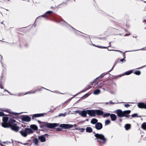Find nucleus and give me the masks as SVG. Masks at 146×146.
Listing matches in <instances>:
<instances>
[{
    "instance_id": "nucleus-1",
    "label": "nucleus",
    "mask_w": 146,
    "mask_h": 146,
    "mask_svg": "<svg viewBox=\"0 0 146 146\" xmlns=\"http://www.w3.org/2000/svg\"><path fill=\"white\" fill-rule=\"evenodd\" d=\"M21 113H13V115L12 116H11L10 117L9 120L7 123H2V126L5 128L8 127L9 126L13 125V124L16 121L13 118L15 117V114Z\"/></svg>"
},
{
    "instance_id": "nucleus-2",
    "label": "nucleus",
    "mask_w": 146,
    "mask_h": 146,
    "mask_svg": "<svg viewBox=\"0 0 146 146\" xmlns=\"http://www.w3.org/2000/svg\"><path fill=\"white\" fill-rule=\"evenodd\" d=\"M34 131L33 130L30 128L23 127L19 132L22 136L25 137L28 134L33 133Z\"/></svg>"
},
{
    "instance_id": "nucleus-3",
    "label": "nucleus",
    "mask_w": 146,
    "mask_h": 146,
    "mask_svg": "<svg viewBox=\"0 0 146 146\" xmlns=\"http://www.w3.org/2000/svg\"><path fill=\"white\" fill-rule=\"evenodd\" d=\"M116 112L119 117H122L124 116L128 118L130 116L129 114L130 113L131 111L127 110L122 111L121 110L119 109L116 110Z\"/></svg>"
},
{
    "instance_id": "nucleus-4",
    "label": "nucleus",
    "mask_w": 146,
    "mask_h": 146,
    "mask_svg": "<svg viewBox=\"0 0 146 146\" xmlns=\"http://www.w3.org/2000/svg\"><path fill=\"white\" fill-rule=\"evenodd\" d=\"M94 133L95 136L96 138L95 139L97 140L98 142L104 144L106 143L107 139L103 135L101 134L96 133Z\"/></svg>"
},
{
    "instance_id": "nucleus-5",
    "label": "nucleus",
    "mask_w": 146,
    "mask_h": 146,
    "mask_svg": "<svg viewBox=\"0 0 146 146\" xmlns=\"http://www.w3.org/2000/svg\"><path fill=\"white\" fill-rule=\"evenodd\" d=\"M58 125L59 124L57 123H46L45 125L49 128L53 129L55 127L58 126Z\"/></svg>"
},
{
    "instance_id": "nucleus-6",
    "label": "nucleus",
    "mask_w": 146,
    "mask_h": 146,
    "mask_svg": "<svg viewBox=\"0 0 146 146\" xmlns=\"http://www.w3.org/2000/svg\"><path fill=\"white\" fill-rule=\"evenodd\" d=\"M88 114L90 116L95 117L96 116L95 110H87Z\"/></svg>"
},
{
    "instance_id": "nucleus-7",
    "label": "nucleus",
    "mask_w": 146,
    "mask_h": 146,
    "mask_svg": "<svg viewBox=\"0 0 146 146\" xmlns=\"http://www.w3.org/2000/svg\"><path fill=\"white\" fill-rule=\"evenodd\" d=\"M73 125L69 124H62L60 125V127L64 129H68L73 127Z\"/></svg>"
},
{
    "instance_id": "nucleus-8",
    "label": "nucleus",
    "mask_w": 146,
    "mask_h": 146,
    "mask_svg": "<svg viewBox=\"0 0 146 146\" xmlns=\"http://www.w3.org/2000/svg\"><path fill=\"white\" fill-rule=\"evenodd\" d=\"M11 129L17 132L19 129V127L17 126V124L15 123L13 125L9 126Z\"/></svg>"
},
{
    "instance_id": "nucleus-9",
    "label": "nucleus",
    "mask_w": 146,
    "mask_h": 146,
    "mask_svg": "<svg viewBox=\"0 0 146 146\" xmlns=\"http://www.w3.org/2000/svg\"><path fill=\"white\" fill-rule=\"evenodd\" d=\"M22 120L23 121L29 122L31 121V118L28 115H25L22 117Z\"/></svg>"
},
{
    "instance_id": "nucleus-10",
    "label": "nucleus",
    "mask_w": 146,
    "mask_h": 146,
    "mask_svg": "<svg viewBox=\"0 0 146 146\" xmlns=\"http://www.w3.org/2000/svg\"><path fill=\"white\" fill-rule=\"evenodd\" d=\"M44 113H37L33 114L32 117V120H34L35 117H43L44 116Z\"/></svg>"
},
{
    "instance_id": "nucleus-11",
    "label": "nucleus",
    "mask_w": 146,
    "mask_h": 146,
    "mask_svg": "<svg viewBox=\"0 0 146 146\" xmlns=\"http://www.w3.org/2000/svg\"><path fill=\"white\" fill-rule=\"evenodd\" d=\"M102 125L100 122H98L95 125V128L97 130H100L102 128Z\"/></svg>"
},
{
    "instance_id": "nucleus-12",
    "label": "nucleus",
    "mask_w": 146,
    "mask_h": 146,
    "mask_svg": "<svg viewBox=\"0 0 146 146\" xmlns=\"http://www.w3.org/2000/svg\"><path fill=\"white\" fill-rule=\"evenodd\" d=\"M87 114H88L87 110H82L79 113V115L83 117H86Z\"/></svg>"
},
{
    "instance_id": "nucleus-13",
    "label": "nucleus",
    "mask_w": 146,
    "mask_h": 146,
    "mask_svg": "<svg viewBox=\"0 0 146 146\" xmlns=\"http://www.w3.org/2000/svg\"><path fill=\"white\" fill-rule=\"evenodd\" d=\"M137 105L139 108L146 109V103H140L138 104Z\"/></svg>"
},
{
    "instance_id": "nucleus-14",
    "label": "nucleus",
    "mask_w": 146,
    "mask_h": 146,
    "mask_svg": "<svg viewBox=\"0 0 146 146\" xmlns=\"http://www.w3.org/2000/svg\"><path fill=\"white\" fill-rule=\"evenodd\" d=\"M95 113L96 115H97L98 116L103 115L104 114V112L103 111L98 110H95Z\"/></svg>"
},
{
    "instance_id": "nucleus-15",
    "label": "nucleus",
    "mask_w": 146,
    "mask_h": 146,
    "mask_svg": "<svg viewBox=\"0 0 146 146\" xmlns=\"http://www.w3.org/2000/svg\"><path fill=\"white\" fill-rule=\"evenodd\" d=\"M52 12V11H48L46 12V13L44 15L38 16L36 19H38L40 17H47L48 16V15H47V14H50Z\"/></svg>"
},
{
    "instance_id": "nucleus-16",
    "label": "nucleus",
    "mask_w": 146,
    "mask_h": 146,
    "mask_svg": "<svg viewBox=\"0 0 146 146\" xmlns=\"http://www.w3.org/2000/svg\"><path fill=\"white\" fill-rule=\"evenodd\" d=\"M9 117H3V122L2 123H7V121L8 119H9L10 118L9 115H8Z\"/></svg>"
},
{
    "instance_id": "nucleus-17",
    "label": "nucleus",
    "mask_w": 146,
    "mask_h": 146,
    "mask_svg": "<svg viewBox=\"0 0 146 146\" xmlns=\"http://www.w3.org/2000/svg\"><path fill=\"white\" fill-rule=\"evenodd\" d=\"M38 139L39 140H40V141L41 142H44L46 141V138L43 135L38 136Z\"/></svg>"
},
{
    "instance_id": "nucleus-18",
    "label": "nucleus",
    "mask_w": 146,
    "mask_h": 146,
    "mask_svg": "<svg viewBox=\"0 0 146 146\" xmlns=\"http://www.w3.org/2000/svg\"><path fill=\"white\" fill-rule=\"evenodd\" d=\"M110 116L112 121H114L116 119L117 116L115 114H111Z\"/></svg>"
},
{
    "instance_id": "nucleus-19",
    "label": "nucleus",
    "mask_w": 146,
    "mask_h": 146,
    "mask_svg": "<svg viewBox=\"0 0 146 146\" xmlns=\"http://www.w3.org/2000/svg\"><path fill=\"white\" fill-rule=\"evenodd\" d=\"M98 120L96 118L92 119L91 121V123L93 124H96L98 123Z\"/></svg>"
},
{
    "instance_id": "nucleus-20",
    "label": "nucleus",
    "mask_w": 146,
    "mask_h": 146,
    "mask_svg": "<svg viewBox=\"0 0 146 146\" xmlns=\"http://www.w3.org/2000/svg\"><path fill=\"white\" fill-rule=\"evenodd\" d=\"M86 132L88 133L92 132V129L90 127H87L86 129Z\"/></svg>"
},
{
    "instance_id": "nucleus-21",
    "label": "nucleus",
    "mask_w": 146,
    "mask_h": 146,
    "mask_svg": "<svg viewBox=\"0 0 146 146\" xmlns=\"http://www.w3.org/2000/svg\"><path fill=\"white\" fill-rule=\"evenodd\" d=\"M132 72V70H129V71H127V72H126L125 73V74H123L121 76H120V77L121 76H124V75H129L131 74Z\"/></svg>"
},
{
    "instance_id": "nucleus-22",
    "label": "nucleus",
    "mask_w": 146,
    "mask_h": 146,
    "mask_svg": "<svg viewBox=\"0 0 146 146\" xmlns=\"http://www.w3.org/2000/svg\"><path fill=\"white\" fill-rule=\"evenodd\" d=\"M33 143H34L35 145H36L38 143V141L37 138H35L33 139Z\"/></svg>"
},
{
    "instance_id": "nucleus-23",
    "label": "nucleus",
    "mask_w": 146,
    "mask_h": 146,
    "mask_svg": "<svg viewBox=\"0 0 146 146\" xmlns=\"http://www.w3.org/2000/svg\"><path fill=\"white\" fill-rule=\"evenodd\" d=\"M30 127L33 129L35 130H36L38 129L37 127L35 125H31Z\"/></svg>"
},
{
    "instance_id": "nucleus-24",
    "label": "nucleus",
    "mask_w": 146,
    "mask_h": 146,
    "mask_svg": "<svg viewBox=\"0 0 146 146\" xmlns=\"http://www.w3.org/2000/svg\"><path fill=\"white\" fill-rule=\"evenodd\" d=\"M105 84V83H100L99 84H98L97 83V84L98 85V87L100 88H102L103 87L106 85Z\"/></svg>"
},
{
    "instance_id": "nucleus-25",
    "label": "nucleus",
    "mask_w": 146,
    "mask_h": 146,
    "mask_svg": "<svg viewBox=\"0 0 146 146\" xmlns=\"http://www.w3.org/2000/svg\"><path fill=\"white\" fill-rule=\"evenodd\" d=\"M131 125L130 124H127L125 125V129L126 130H128L130 128Z\"/></svg>"
},
{
    "instance_id": "nucleus-26",
    "label": "nucleus",
    "mask_w": 146,
    "mask_h": 146,
    "mask_svg": "<svg viewBox=\"0 0 146 146\" xmlns=\"http://www.w3.org/2000/svg\"><path fill=\"white\" fill-rule=\"evenodd\" d=\"M100 90L99 89H97L95 90L93 92L94 94L97 95L100 93Z\"/></svg>"
},
{
    "instance_id": "nucleus-27",
    "label": "nucleus",
    "mask_w": 146,
    "mask_h": 146,
    "mask_svg": "<svg viewBox=\"0 0 146 146\" xmlns=\"http://www.w3.org/2000/svg\"><path fill=\"white\" fill-rule=\"evenodd\" d=\"M141 127L144 130H146V122H144L142 124Z\"/></svg>"
},
{
    "instance_id": "nucleus-28",
    "label": "nucleus",
    "mask_w": 146,
    "mask_h": 146,
    "mask_svg": "<svg viewBox=\"0 0 146 146\" xmlns=\"http://www.w3.org/2000/svg\"><path fill=\"white\" fill-rule=\"evenodd\" d=\"M110 115L111 114L109 113H104V114L103 115V117H107L110 116Z\"/></svg>"
},
{
    "instance_id": "nucleus-29",
    "label": "nucleus",
    "mask_w": 146,
    "mask_h": 146,
    "mask_svg": "<svg viewBox=\"0 0 146 146\" xmlns=\"http://www.w3.org/2000/svg\"><path fill=\"white\" fill-rule=\"evenodd\" d=\"M36 91H34V92H28L25 93V94H32V93H34ZM23 95H24V94H23ZM22 95H23V94H22L19 93V94H18L16 95V96H20Z\"/></svg>"
},
{
    "instance_id": "nucleus-30",
    "label": "nucleus",
    "mask_w": 146,
    "mask_h": 146,
    "mask_svg": "<svg viewBox=\"0 0 146 146\" xmlns=\"http://www.w3.org/2000/svg\"><path fill=\"white\" fill-rule=\"evenodd\" d=\"M141 72L139 70L136 71L134 72V74L138 75H139L141 74Z\"/></svg>"
},
{
    "instance_id": "nucleus-31",
    "label": "nucleus",
    "mask_w": 146,
    "mask_h": 146,
    "mask_svg": "<svg viewBox=\"0 0 146 146\" xmlns=\"http://www.w3.org/2000/svg\"><path fill=\"white\" fill-rule=\"evenodd\" d=\"M66 115V113H60L58 115V117H60L61 116H63V117H65V116Z\"/></svg>"
},
{
    "instance_id": "nucleus-32",
    "label": "nucleus",
    "mask_w": 146,
    "mask_h": 146,
    "mask_svg": "<svg viewBox=\"0 0 146 146\" xmlns=\"http://www.w3.org/2000/svg\"><path fill=\"white\" fill-rule=\"evenodd\" d=\"M110 121L109 120H106L105 121V124L106 125H107L110 123Z\"/></svg>"
},
{
    "instance_id": "nucleus-33",
    "label": "nucleus",
    "mask_w": 146,
    "mask_h": 146,
    "mask_svg": "<svg viewBox=\"0 0 146 146\" xmlns=\"http://www.w3.org/2000/svg\"><path fill=\"white\" fill-rule=\"evenodd\" d=\"M137 113H134L131 115V117H136L137 116Z\"/></svg>"
},
{
    "instance_id": "nucleus-34",
    "label": "nucleus",
    "mask_w": 146,
    "mask_h": 146,
    "mask_svg": "<svg viewBox=\"0 0 146 146\" xmlns=\"http://www.w3.org/2000/svg\"><path fill=\"white\" fill-rule=\"evenodd\" d=\"M6 115H5L3 112H0V116H4Z\"/></svg>"
},
{
    "instance_id": "nucleus-35",
    "label": "nucleus",
    "mask_w": 146,
    "mask_h": 146,
    "mask_svg": "<svg viewBox=\"0 0 146 146\" xmlns=\"http://www.w3.org/2000/svg\"><path fill=\"white\" fill-rule=\"evenodd\" d=\"M125 107L128 108L130 106V105L129 104H125L124 105Z\"/></svg>"
},
{
    "instance_id": "nucleus-36",
    "label": "nucleus",
    "mask_w": 146,
    "mask_h": 146,
    "mask_svg": "<svg viewBox=\"0 0 146 146\" xmlns=\"http://www.w3.org/2000/svg\"><path fill=\"white\" fill-rule=\"evenodd\" d=\"M62 129L60 128H58L56 129V130L57 131H62Z\"/></svg>"
},
{
    "instance_id": "nucleus-37",
    "label": "nucleus",
    "mask_w": 146,
    "mask_h": 146,
    "mask_svg": "<svg viewBox=\"0 0 146 146\" xmlns=\"http://www.w3.org/2000/svg\"><path fill=\"white\" fill-rule=\"evenodd\" d=\"M1 78H0V88H1L3 89V86H2V85L1 84Z\"/></svg>"
},
{
    "instance_id": "nucleus-38",
    "label": "nucleus",
    "mask_w": 146,
    "mask_h": 146,
    "mask_svg": "<svg viewBox=\"0 0 146 146\" xmlns=\"http://www.w3.org/2000/svg\"><path fill=\"white\" fill-rule=\"evenodd\" d=\"M103 75V74H101L100 76L98 77L100 78H102L104 75Z\"/></svg>"
},
{
    "instance_id": "nucleus-39",
    "label": "nucleus",
    "mask_w": 146,
    "mask_h": 146,
    "mask_svg": "<svg viewBox=\"0 0 146 146\" xmlns=\"http://www.w3.org/2000/svg\"><path fill=\"white\" fill-rule=\"evenodd\" d=\"M109 104H115L116 103H115L112 102V101H110L109 102Z\"/></svg>"
},
{
    "instance_id": "nucleus-40",
    "label": "nucleus",
    "mask_w": 146,
    "mask_h": 146,
    "mask_svg": "<svg viewBox=\"0 0 146 146\" xmlns=\"http://www.w3.org/2000/svg\"><path fill=\"white\" fill-rule=\"evenodd\" d=\"M119 52H120L121 53H123V56L124 57V56H125V53H124L123 52H122V51H120V50H119Z\"/></svg>"
},
{
    "instance_id": "nucleus-41",
    "label": "nucleus",
    "mask_w": 146,
    "mask_h": 146,
    "mask_svg": "<svg viewBox=\"0 0 146 146\" xmlns=\"http://www.w3.org/2000/svg\"><path fill=\"white\" fill-rule=\"evenodd\" d=\"M120 61H121V62H123V61H125V60L124 58H123V59H121L120 60Z\"/></svg>"
},
{
    "instance_id": "nucleus-42",
    "label": "nucleus",
    "mask_w": 146,
    "mask_h": 146,
    "mask_svg": "<svg viewBox=\"0 0 146 146\" xmlns=\"http://www.w3.org/2000/svg\"><path fill=\"white\" fill-rule=\"evenodd\" d=\"M0 58H1V63L2 64V62H1V60H2V58H3V57H2V56L1 55H0Z\"/></svg>"
},
{
    "instance_id": "nucleus-43",
    "label": "nucleus",
    "mask_w": 146,
    "mask_h": 146,
    "mask_svg": "<svg viewBox=\"0 0 146 146\" xmlns=\"http://www.w3.org/2000/svg\"><path fill=\"white\" fill-rule=\"evenodd\" d=\"M5 91H7V92L10 95H13L12 94H11V93L9 92V91H8V90H5Z\"/></svg>"
},
{
    "instance_id": "nucleus-44",
    "label": "nucleus",
    "mask_w": 146,
    "mask_h": 146,
    "mask_svg": "<svg viewBox=\"0 0 146 146\" xmlns=\"http://www.w3.org/2000/svg\"><path fill=\"white\" fill-rule=\"evenodd\" d=\"M114 66H115V65H114V66H113V67H112V68H111V69L110 70H109V72H111V70L113 69V68L114 67Z\"/></svg>"
},
{
    "instance_id": "nucleus-45",
    "label": "nucleus",
    "mask_w": 146,
    "mask_h": 146,
    "mask_svg": "<svg viewBox=\"0 0 146 146\" xmlns=\"http://www.w3.org/2000/svg\"><path fill=\"white\" fill-rule=\"evenodd\" d=\"M130 35V34H126L125 35V36H128Z\"/></svg>"
},
{
    "instance_id": "nucleus-46",
    "label": "nucleus",
    "mask_w": 146,
    "mask_h": 146,
    "mask_svg": "<svg viewBox=\"0 0 146 146\" xmlns=\"http://www.w3.org/2000/svg\"><path fill=\"white\" fill-rule=\"evenodd\" d=\"M62 22H63V23L64 24H66L67 23L65 21H63Z\"/></svg>"
},
{
    "instance_id": "nucleus-47",
    "label": "nucleus",
    "mask_w": 146,
    "mask_h": 146,
    "mask_svg": "<svg viewBox=\"0 0 146 146\" xmlns=\"http://www.w3.org/2000/svg\"><path fill=\"white\" fill-rule=\"evenodd\" d=\"M109 46H108V47H109L111 46V42H110L109 43Z\"/></svg>"
},
{
    "instance_id": "nucleus-48",
    "label": "nucleus",
    "mask_w": 146,
    "mask_h": 146,
    "mask_svg": "<svg viewBox=\"0 0 146 146\" xmlns=\"http://www.w3.org/2000/svg\"><path fill=\"white\" fill-rule=\"evenodd\" d=\"M101 47L102 48H107V47H102V46H101Z\"/></svg>"
},
{
    "instance_id": "nucleus-49",
    "label": "nucleus",
    "mask_w": 146,
    "mask_h": 146,
    "mask_svg": "<svg viewBox=\"0 0 146 146\" xmlns=\"http://www.w3.org/2000/svg\"><path fill=\"white\" fill-rule=\"evenodd\" d=\"M105 103L106 105H107L108 104H109V102H106Z\"/></svg>"
},
{
    "instance_id": "nucleus-50",
    "label": "nucleus",
    "mask_w": 146,
    "mask_h": 146,
    "mask_svg": "<svg viewBox=\"0 0 146 146\" xmlns=\"http://www.w3.org/2000/svg\"><path fill=\"white\" fill-rule=\"evenodd\" d=\"M113 50V51H117V52H118L119 51V50Z\"/></svg>"
},
{
    "instance_id": "nucleus-51",
    "label": "nucleus",
    "mask_w": 146,
    "mask_h": 146,
    "mask_svg": "<svg viewBox=\"0 0 146 146\" xmlns=\"http://www.w3.org/2000/svg\"><path fill=\"white\" fill-rule=\"evenodd\" d=\"M143 22L145 23V24L146 23V20H145L143 21Z\"/></svg>"
},
{
    "instance_id": "nucleus-52",
    "label": "nucleus",
    "mask_w": 146,
    "mask_h": 146,
    "mask_svg": "<svg viewBox=\"0 0 146 146\" xmlns=\"http://www.w3.org/2000/svg\"><path fill=\"white\" fill-rule=\"evenodd\" d=\"M0 145H1V146H6L5 145H2L1 143H0Z\"/></svg>"
},
{
    "instance_id": "nucleus-53",
    "label": "nucleus",
    "mask_w": 146,
    "mask_h": 146,
    "mask_svg": "<svg viewBox=\"0 0 146 146\" xmlns=\"http://www.w3.org/2000/svg\"><path fill=\"white\" fill-rule=\"evenodd\" d=\"M88 120H89L88 119H86L85 120V121H88Z\"/></svg>"
},
{
    "instance_id": "nucleus-54",
    "label": "nucleus",
    "mask_w": 146,
    "mask_h": 146,
    "mask_svg": "<svg viewBox=\"0 0 146 146\" xmlns=\"http://www.w3.org/2000/svg\"><path fill=\"white\" fill-rule=\"evenodd\" d=\"M97 46V47H98V48H100V47H101V46Z\"/></svg>"
},
{
    "instance_id": "nucleus-55",
    "label": "nucleus",
    "mask_w": 146,
    "mask_h": 146,
    "mask_svg": "<svg viewBox=\"0 0 146 146\" xmlns=\"http://www.w3.org/2000/svg\"><path fill=\"white\" fill-rule=\"evenodd\" d=\"M38 123H41L40 121H38Z\"/></svg>"
},
{
    "instance_id": "nucleus-56",
    "label": "nucleus",
    "mask_w": 146,
    "mask_h": 146,
    "mask_svg": "<svg viewBox=\"0 0 146 146\" xmlns=\"http://www.w3.org/2000/svg\"><path fill=\"white\" fill-rule=\"evenodd\" d=\"M48 134H45L44 135H45V136H48Z\"/></svg>"
},
{
    "instance_id": "nucleus-57",
    "label": "nucleus",
    "mask_w": 146,
    "mask_h": 146,
    "mask_svg": "<svg viewBox=\"0 0 146 146\" xmlns=\"http://www.w3.org/2000/svg\"><path fill=\"white\" fill-rule=\"evenodd\" d=\"M23 144L24 145H26L27 144V143H25Z\"/></svg>"
},
{
    "instance_id": "nucleus-58",
    "label": "nucleus",
    "mask_w": 146,
    "mask_h": 146,
    "mask_svg": "<svg viewBox=\"0 0 146 146\" xmlns=\"http://www.w3.org/2000/svg\"><path fill=\"white\" fill-rule=\"evenodd\" d=\"M119 121H120L121 122V121H122V120H121V119H120L119 120Z\"/></svg>"
},
{
    "instance_id": "nucleus-59",
    "label": "nucleus",
    "mask_w": 146,
    "mask_h": 146,
    "mask_svg": "<svg viewBox=\"0 0 146 146\" xmlns=\"http://www.w3.org/2000/svg\"><path fill=\"white\" fill-rule=\"evenodd\" d=\"M79 93H78L77 94H76V95H75L74 96V97H75L77 95H78Z\"/></svg>"
},
{
    "instance_id": "nucleus-60",
    "label": "nucleus",
    "mask_w": 146,
    "mask_h": 146,
    "mask_svg": "<svg viewBox=\"0 0 146 146\" xmlns=\"http://www.w3.org/2000/svg\"><path fill=\"white\" fill-rule=\"evenodd\" d=\"M33 25L35 27V24H34Z\"/></svg>"
},
{
    "instance_id": "nucleus-61",
    "label": "nucleus",
    "mask_w": 146,
    "mask_h": 146,
    "mask_svg": "<svg viewBox=\"0 0 146 146\" xmlns=\"http://www.w3.org/2000/svg\"><path fill=\"white\" fill-rule=\"evenodd\" d=\"M133 37H135V38H136L137 37H136V36H133Z\"/></svg>"
},
{
    "instance_id": "nucleus-62",
    "label": "nucleus",
    "mask_w": 146,
    "mask_h": 146,
    "mask_svg": "<svg viewBox=\"0 0 146 146\" xmlns=\"http://www.w3.org/2000/svg\"><path fill=\"white\" fill-rule=\"evenodd\" d=\"M102 88L104 90H105V89L104 88Z\"/></svg>"
},
{
    "instance_id": "nucleus-63",
    "label": "nucleus",
    "mask_w": 146,
    "mask_h": 146,
    "mask_svg": "<svg viewBox=\"0 0 146 146\" xmlns=\"http://www.w3.org/2000/svg\"><path fill=\"white\" fill-rule=\"evenodd\" d=\"M83 92V91H81V92L80 93H82V92Z\"/></svg>"
},
{
    "instance_id": "nucleus-64",
    "label": "nucleus",
    "mask_w": 146,
    "mask_h": 146,
    "mask_svg": "<svg viewBox=\"0 0 146 146\" xmlns=\"http://www.w3.org/2000/svg\"><path fill=\"white\" fill-rule=\"evenodd\" d=\"M145 66H146V65H145V66H143V67H145Z\"/></svg>"
}]
</instances>
